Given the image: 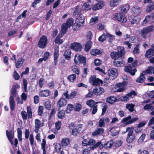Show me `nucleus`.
<instances>
[{
    "mask_svg": "<svg viewBox=\"0 0 154 154\" xmlns=\"http://www.w3.org/2000/svg\"><path fill=\"white\" fill-rule=\"evenodd\" d=\"M19 85L18 84H16L13 86L11 90V95L9 98V103L11 109L12 111H14L15 107V103L14 101V97H16L17 94V88H19Z\"/></svg>",
    "mask_w": 154,
    "mask_h": 154,
    "instance_id": "obj_1",
    "label": "nucleus"
},
{
    "mask_svg": "<svg viewBox=\"0 0 154 154\" xmlns=\"http://www.w3.org/2000/svg\"><path fill=\"white\" fill-rule=\"evenodd\" d=\"M83 124H79L77 125V127L72 122L69 125L68 127L69 129L71 130V134L75 137H76L79 134L83 127Z\"/></svg>",
    "mask_w": 154,
    "mask_h": 154,
    "instance_id": "obj_2",
    "label": "nucleus"
},
{
    "mask_svg": "<svg viewBox=\"0 0 154 154\" xmlns=\"http://www.w3.org/2000/svg\"><path fill=\"white\" fill-rule=\"evenodd\" d=\"M118 51H112L110 54V56L112 59H116L122 57L125 54V49L123 47H118Z\"/></svg>",
    "mask_w": 154,
    "mask_h": 154,
    "instance_id": "obj_3",
    "label": "nucleus"
},
{
    "mask_svg": "<svg viewBox=\"0 0 154 154\" xmlns=\"http://www.w3.org/2000/svg\"><path fill=\"white\" fill-rule=\"evenodd\" d=\"M85 17L82 15H80L76 19L75 23L72 26V29L74 31L77 30L78 28L83 25L84 23Z\"/></svg>",
    "mask_w": 154,
    "mask_h": 154,
    "instance_id": "obj_4",
    "label": "nucleus"
},
{
    "mask_svg": "<svg viewBox=\"0 0 154 154\" xmlns=\"http://www.w3.org/2000/svg\"><path fill=\"white\" fill-rule=\"evenodd\" d=\"M74 19L72 18H69L67 20L65 23H63L61 27V33L63 34L66 32L68 28L70 27L73 24Z\"/></svg>",
    "mask_w": 154,
    "mask_h": 154,
    "instance_id": "obj_5",
    "label": "nucleus"
},
{
    "mask_svg": "<svg viewBox=\"0 0 154 154\" xmlns=\"http://www.w3.org/2000/svg\"><path fill=\"white\" fill-rule=\"evenodd\" d=\"M154 29V26L150 25L144 27L141 30L140 34L143 38H146L148 33L153 31Z\"/></svg>",
    "mask_w": 154,
    "mask_h": 154,
    "instance_id": "obj_6",
    "label": "nucleus"
},
{
    "mask_svg": "<svg viewBox=\"0 0 154 154\" xmlns=\"http://www.w3.org/2000/svg\"><path fill=\"white\" fill-rule=\"evenodd\" d=\"M86 62V58L82 55L76 54L75 55L74 62L76 65H79L82 63L84 65H85Z\"/></svg>",
    "mask_w": 154,
    "mask_h": 154,
    "instance_id": "obj_7",
    "label": "nucleus"
},
{
    "mask_svg": "<svg viewBox=\"0 0 154 154\" xmlns=\"http://www.w3.org/2000/svg\"><path fill=\"white\" fill-rule=\"evenodd\" d=\"M89 82L92 85L97 86L103 83V81L98 78H97L96 75H93L91 76L89 80Z\"/></svg>",
    "mask_w": 154,
    "mask_h": 154,
    "instance_id": "obj_8",
    "label": "nucleus"
},
{
    "mask_svg": "<svg viewBox=\"0 0 154 154\" xmlns=\"http://www.w3.org/2000/svg\"><path fill=\"white\" fill-rule=\"evenodd\" d=\"M138 119L137 116L132 118L131 116L129 115L127 117L123 118L122 120L121 123H125V125H127L135 122Z\"/></svg>",
    "mask_w": 154,
    "mask_h": 154,
    "instance_id": "obj_9",
    "label": "nucleus"
},
{
    "mask_svg": "<svg viewBox=\"0 0 154 154\" xmlns=\"http://www.w3.org/2000/svg\"><path fill=\"white\" fill-rule=\"evenodd\" d=\"M109 79L110 80H113L115 79L117 76L118 73L117 69L112 68L108 70Z\"/></svg>",
    "mask_w": 154,
    "mask_h": 154,
    "instance_id": "obj_10",
    "label": "nucleus"
},
{
    "mask_svg": "<svg viewBox=\"0 0 154 154\" xmlns=\"http://www.w3.org/2000/svg\"><path fill=\"white\" fill-rule=\"evenodd\" d=\"M115 17L118 21L123 23H125L127 21V18L125 17L124 14L122 13L116 14Z\"/></svg>",
    "mask_w": 154,
    "mask_h": 154,
    "instance_id": "obj_11",
    "label": "nucleus"
},
{
    "mask_svg": "<svg viewBox=\"0 0 154 154\" xmlns=\"http://www.w3.org/2000/svg\"><path fill=\"white\" fill-rule=\"evenodd\" d=\"M47 39L45 35H43L40 38L38 43V46L41 48H43L47 45Z\"/></svg>",
    "mask_w": 154,
    "mask_h": 154,
    "instance_id": "obj_12",
    "label": "nucleus"
},
{
    "mask_svg": "<svg viewBox=\"0 0 154 154\" xmlns=\"http://www.w3.org/2000/svg\"><path fill=\"white\" fill-rule=\"evenodd\" d=\"M98 2L95 4L92 8V9L93 11H96L101 9L105 5L104 1L97 2Z\"/></svg>",
    "mask_w": 154,
    "mask_h": 154,
    "instance_id": "obj_13",
    "label": "nucleus"
},
{
    "mask_svg": "<svg viewBox=\"0 0 154 154\" xmlns=\"http://www.w3.org/2000/svg\"><path fill=\"white\" fill-rule=\"evenodd\" d=\"M67 102L66 98L61 97L57 102V106L58 107L57 110H60L61 107L66 106L67 104Z\"/></svg>",
    "mask_w": 154,
    "mask_h": 154,
    "instance_id": "obj_14",
    "label": "nucleus"
},
{
    "mask_svg": "<svg viewBox=\"0 0 154 154\" xmlns=\"http://www.w3.org/2000/svg\"><path fill=\"white\" fill-rule=\"evenodd\" d=\"M151 47L146 51L145 55V57L149 59L154 55V44H152Z\"/></svg>",
    "mask_w": 154,
    "mask_h": 154,
    "instance_id": "obj_15",
    "label": "nucleus"
},
{
    "mask_svg": "<svg viewBox=\"0 0 154 154\" xmlns=\"http://www.w3.org/2000/svg\"><path fill=\"white\" fill-rule=\"evenodd\" d=\"M6 136L10 142L11 144L13 145L14 144L12 139L14 138V132L12 130H11L10 131L8 130H7L6 131Z\"/></svg>",
    "mask_w": 154,
    "mask_h": 154,
    "instance_id": "obj_16",
    "label": "nucleus"
},
{
    "mask_svg": "<svg viewBox=\"0 0 154 154\" xmlns=\"http://www.w3.org/2000/svg\"><path fill=\"white\" fill-rule=\"evenodd\" d=\"M54 65L56 66L58 61V58L59 57V47L57 46L54 47Z\"/></svg>",
    "mask_w": 154,
    "mask_h": 154,
    "instance_id": "obj_17",
    "label": "nucleus"
},
{
    "mask_svg": "<svg viewBox=\"0 0 154 154\" xmlns=\"http://www.w3.org/2000/svg\"><path fill=\"white\" fill-rule=\"evenodd\" d=\"M70 46L72 49L76 51H80L82 49V45L81 44L77 42L72 43L71 44Z\"/></svg>",
    "mask_w": 154,
    "mask_h": 154,
    "instance_id": "obj_18",
    "label": "nucleus"
},
{
    "mask_svg": "<svg viewBox=\"0 0 154 154\" xmlns=\"http://www.w3.org/2000/svg\"><path fill=\"white\" fill-rule=\"evenodd\" d=\"M141 11L142 9L141 8L137 6H134L132 8L131 13L133 16H137L141 13Z\"/></svg>",
    "mask_w": 154,
    "mask_h": 154,
    "instance_id": "obj_19",
    "label": "nucleus"
},
{
    "mask_svg": "<svg viewBox=\"0 0 154 154\" xmlns=\"http://www.w3.org/2000/svg\"><path fill=\"white\" fill-rule=\"evenodd\" d=\"M124 70L125 72L130 73L131 75H134L137 71L136 69H133L131 66H125Z\"/></svg>",
    "mask_w": 154,
    "mask_h": 154,
    "instance_id": "obj_20",
    "label": "nucleus"
},
{
    "mask_svg": "<svg viewBox=\"0 0 154 154\" xmlns=\"http://www.w3.org/2000/svg\"><path fill=\"white\" fill-rule=\"evenodd\" d=\"M93 91L95 95H100L104 92V90L103 88L99 87L98 88L94 89Z\"/></svg>",
    "mask_w": 154,
    "mask_h": 154,
    "instance_id": "obj_21",
    "label": "nucleus"
},
{
    "mask_svg": "<svg viewBox=\"0 0 154 154\" xmlns=\"http://www.w3.org/2000/svg\"><path fill=\"white\" fill-rule=\"evenodd\" d=\"M39 95L41 97H48L51 95V92L48 89H46L40 91Z\"/></svg>",
    "mask_w": 154,
    "mask_h": 154,
    "instance_id": "obj_22",
    "label": "nucleus"
},
{
    "mask_svg": "<svg viewBox=\"0 0 154 154\" xmlns=\"http://www.w3.org/2000/svg\"><path fill=\"white\" fill-rule=\"evenodd\" d=\"M118 59H113L114 60L113 61V65L117 67L123 66L124 64L123 60H118Z\"/></svg>",
    "mask_w": 154,
    "mask_h": 154,
    "instance_id": "obj_23",
    "label": "nucleus"
},
{
    "mask_svg": "<svg viewBox=\"0 0 154 154\" xmlns=\"http://www.w3.org/2000/svg\"><path fill=\"white\" fill-rule=\"evenodd\" d=\"M35 132L36 133H38L41 124V122L38 119L35 120Z\"/></svg>",
    "mask_w": 154,
    "mask_h": 154,
    "instance_id": "obj_24",
    "label": "nucleus"
},
{
    "mask_svg": "<svg viewBox=\"0 0 154 154\" xmlns=\"http://www.w3.org/2000/svg\"><path fill=\"white\" fill-rule=\"evenodd\" d=\"M70 143V140L69 138L64 137L62 138L61 142V144L63 147H66Z\"/></svg>",
    "mask_w": 154,
    "mask_h": 154,
    "instance_id": "obj_25",
    "label": "nucleus"
},
{
    "mask_svg": "<svg viewBox=\"0 0 154 154\" xmlns=\"http://www.w3.org/2000/svg\"><path fill=\"white\" fill-rule=\"evenodd\" d=\"M71 51L69 49L66 50L64 53L63 56L66 60H69L71 59Z\"/></svg>",
    "mask_w": 154,
    "mask_h": 154,
    "instance_id": "obj_26",
    "label": "nucleus"
},
{
    "mask_svg": "<svg viewBox=\"0 0 154 154\" xmlns=\"http://www.w3.org/2000/svg\"><path fill=\"white\" fill-rule=\"evenodd\" d=\"M154 9V2H150V5L147 7L146 11V12L149 13L152 11Z\"/></svg>",
    "mask_w": 154,
    "mask_h": 154,
    "instance_id": "obj_27",
    "label": "nucleus"
},
{
    "mask_svg": "<svg viewBox=\"0 0 154 154\" xmlns=\"http://www.w3.org/2000/svg\"><path fill=\"white\" fill-rule=\"evenodd\" d=\"M145 79L144 75L143 73H141L140 75L136 79V81L137 82L143 83Z\"/></svg>",
    "mask_w": 154,
    "mask_h": 154,
    "instance_id": "obj_28",
    "label": "nucleus"
},
{
    "mask_svg": "<svg viewBox=\"0 0 154 154\" xmlns=\"http://www.w3.org/2000/svg\"><path fill=\"white\" fill-rule=\"evenodd\" d=\"M116 97L113 96H111L106 99L107 102L110 104H113L116 101Z\"/></svg>",
    "mask_w": 154,
    "mask_h": 154,
    "instance_id": "obj_29",
    "label": "nucleus"
},
{
    "mask_svg": "<svg viewBox=\"0 0 154 154\" xmlns=\"http://www.w3.org/2000/svg\"><path fill=\"white\" fill-rule=\"evenodd\" d=\"M102 52L100 50L96 48L92 49L91 51V54L95 56L100 54Z\"/></svg>",
    "mask_w": 154,
    "mask_h": 154,
    "instance_id": "obj_30",
    "label": "nucleus"
},
{
    "mask_svg": "<svg viewBox=\"0 0 154 154\" xmlns=\"http://www.w3.org/2000/svg\"><path fill=\"white\" fill-rule=\"evenodd\" d=\"M57 116L59 119H63L65 117V112L64 110H62L59 111L57 113Z\"/></svg>",
    "mask_w": 154,
    "mask_h": 154,
    "instance_id": "obj_31",
    "label": "nucleus"
},
{
    "mask_svg": "<svg viewBox=\"0 0 154 154\" xmlns=\"http://www.w3.org/2000/svg\"><path fill=\"white\" fill-rule=\"evenodd\" d=\"M130 6L128 4H126L121 8V12L123 14L126 13L129 10Z\"/></svg>",
    "mask_w": 154,
    "mask_h": 154,
    "instance_id": "obj_32",
    "label": "nucleus"
},
{
    "mask_svg": "<svg viewBox=\"0 0 154 154\" xmlns=\"http://www.w3.org/2000/svg\"><path fill=\"white\" fill-rule=\"evenodd\" d=\"M104 131V129L102 128H98L95 131L93 132L92 135L93 136H95L102 134L103 132Z\"/></svg>",
    "mask_w": 154,
    "mask_h": 154,
    "instance_id": "obj_33",
    "label": "nucleus"
},
{
    "mask_svg": "<svg viewBox=\"0 0 154 154\" xmlns=\"http://www.w3.org/2000/svg\"><path fill=\"white\" fill-rule=\"evenodd\" d=\"M134 129V128L133 127H128L126 128V131L125 132H124V133H125L127 132L128 131L127 136H132V135H134V134H133Z\"/></svg>",
    "mask_w": 154,
    "mask_h": 154,
    "instance_id": "obj_34",
    "label": "nucleus"
},
{
    "mask_svg": "<svg viewBox=\"0 0 154 154\" xmlns=\"http://www.w3.org/2000/svg\"><path fill=\"white\" fill-rule=\"evenodd\" d=\"M92 44V42L91 41L89 40L85 44V49L86 52L89 51L91 47Z\"/></svg>",
    "mask_w": 154,
    "mask_h": 154,
    "instance_id": "obj_35",
    "label": "nucleus"
},
{
    "mask_svg": "<svg viewBox=\"0 0 154 154\" xmlns=\"http://www.w3.org/2000/svg\"><path fill=\"white\" fill-rule=\"evenodd\" d=\"M98 103V102L95 103L94 101L92 100H89L86 102V104L91 107H93L95 105Z\"/></svg>",
    "mask_w": 154,
    "mask_h": 154,
    "instance_id": "obj_36",
    "label": "nucleus"
},
{
    "mask_svg": "<svg viewBox=\"0 0 154 154\" xmlns=\"http://www.w3.org/2000/svg\"><path fill=\"white\" fill-rule=\"evenodd\" d=\"M119 0H111L109 2V5L111 7H115L119 5Z\"/></svg>",
    "mask_w": 154,
    "mask_h": 154,
    "instance_id": "obj_37",
    "label": "nucleus"
},
{
    "mask_svg": "<svg viewBox=\"0 0 154 154\" xmlns=\"http://www.w3.org/2000/svg\"><path fill=\"white\" fill-rule=\"evenodd\" d=\"M135 106V105L132 103H127L126 104V108L130 112H133L134 110V108Z\"/></svg>",
    "mask_w": 154,
    "mask_h": 154,
    "instance_id": "obj_38",
    "label": "nucleus"
},
{
    "mask_svg": "<svg viewBox=\"0 0 154 154\" xmlns=\"http://www.w3.org/2000/svg\"><path fill=\"white\" fill-rule=\"evenodd\" d=\"M83 11H88L91 9L90 5L88 2H85L83 4L82 6Z\"/></svg>",
    "mask_w": 154,
    "mask_h": 154,
    "instance_id": "obj_39",
    "label": "nucleus"
},
{
    "mask_svg": "<svg viewBox=\"0 0 154 154\" xmlns=\"http://www.w3.org/2000/svg\"><path fill=\"white\" fill-rule=\"evenodd\" d=\"M132 136H127L126 141L128 143H132L135 139L136 137L134 135Z\"/></svg>",
    "mask_w": 154,
    "mask_h": 154,
    "instance_id": "obj_40",
    "label": "nucleus"
},
{
    "mask_svg": "<svg viewBox=\"0 0 154 154\" xmlns=\"http://www.w3.org/2000/svg\"><path fill=\"white\" fill-rule=\"evenodd\" d=\"M67 79L70 82H74L76 79V75L75 74L69 75Z\"/></svg>",
    "mask_w": 154,
    "mask_h": 154,
    "instance_id": "obj_41",
    "label": "nucleus"
},
{
    "mask_svg": "<svg viewBox=\"0 0 154 154\" xmlns=\"http://www.w3.org/2000/svg\"><path fill=\"white\" fill-rule=\"evenodd\" d=\"M23 58L22 57L19 58L17 62L16 63V66L17 68H19L20 66H21L23 64Z\"/></svg>",
    "mask_w": 154,
    "mask_h": 154,
    "instance_id": "obj_42",
    "label": "nucleus"
},
{
    "mask_svg": "<svg viewBox=\"0 0 154 154\" xmlns=\"http://www.w3.org/2000/svg\"><path fill=\"white\" fill-rule=\"evenodd\" d=\"M62 37L60 35H58L56 38L55 40V42L56 44L60 45L63 43V41L62 39L60 38Z\"/></svg>",
    "mask_w": 154,
    "mask_h": 154,
    "instance_id": "obj_43",
    "label": "nucleus"
},
{
    "mask_svg": "<svg viewBox=\"0 0 154 154\" xmlns=\"http://www.w3.org/2000/svg\"><path fill=\"white\" fill-rule=\"evenodd\" d=\"M73 105L71 104H68L66 110V112L68 113H70L71 111L73 110Z\"/></svg>",
    "mask_w": 154,
    "mask_h": 154,
    "instance_id": "obj_44",
    "label": "nucleus"
},
{
    "mask_svg": "<svg viewBox=\"0 0 154 154\" xmlns=\"http://www.w3.org/2000/svg\"><path fill=\"white\" fill-rule=\"evenodd\" d=\"M27 115L29 118L31 119L32 117V109L30 106H28L27 108Z\"/></svg>",
    "mask_w": 154,
    "mask_h": 154,
    "instance_id": "obj_45",
    "label": "nucleus"
},
{
    "mask_svg": "<svg viewBox=\"0 0 154 154\" xmlns=\"http://www.w3.org/2000/svg\"><path fill=\"white\" fill-rule=\"evenodd\" d=\"M114 143L113 142L112 140L108 141L107 143H105V149H107L111 147Z\"/></svg>",
    "mask_w": 154,
    "mask_h": 154,
    "instance_id": "obj_46",
    "label": "nucleus"
},
{
    "mask_svg": "<svg viewBox=\"0 0 154 154\" xmlns=\"http://www.w3.org/2000/svg\"><path fill=\"white\" fill-rule=\"evenodd\" d=\"M134 16V17H130L129 18V21L132 24H134L137 22V20L136 19V16Z\"/></svg>",
    "mask_w": 154,
    "mask_h": 154,
    "instance_id": "obj_47",
    "label": "nucleus"
},
{
    "mask_svg": "<svg viewBox=\"0 0 154 154\" xmlns=\"http://www.w3.org/2000/svg\"><path fill=\"white\" fill-rule=\"evenodd\" d=\"M146 134L144 133H142L141 135L138 140V143H141L144 140L146 137Z\"/></svg>",
    "mask_w": 154,
    "mask_h": 154,
    "instance_id": "obj_48",
    "label": "nucleus"
},
{
    "mask_svg": "<svg viewBox=\"0 0 154 154\" xmlns=\"http://www.w3.org/2000/svg\"><path fill=\"white\" fill-rule=\"evenodd\" d=\"M82 105L79 103H77L75 104L74 110L76 111H79L82 108Z\"/></svg>",
    "mask_w": 154,
    "mask_h": 154,
    "instance_id": "obj_49",
    "label": "nucleus"
},
{
    "mask_svg": "<svg viewBox=\"0 0 154 154\" xmlns=\"http://www.w3.org/2000/svg\"><path fill=\"white\" fill-rule=\"evenodd\" d=\"M51 105L49 101H47L45 102L44 106L46 109L48 110H50L51 108Z\"/></svg>",
    "mask_w": 154,
    "mask_h": 154,
    "instance_id": "obj_50",
    "label": "nucleus"
},
{
    "mask_svg": "<svg viewBox=\"0 0 154 154\" xmlns=\"http://www.w3.org/2000/svg\"><path fill=\"white\" fill-rule=\"evenodd\" d=\"M153 109V107L151 104H146L144 106V109L145 110L150 109L151 110H152Z\"/></svg>",
    "mask_w": 154,
    "mask_h": 154,
    "instance_id": "obj_51",
    "label": "nucleus"
},
{
    "mask_svg": "<svg viewBox=\"0 0 154 154\" xmlns=\"http://www.w3.org/2000/svg\"><path fill=\"white\" fill-rule=\"evenodd\" d=\"M140 46V45L139 44H137L134 48L133 50V53L134 54H137L139 53L140 50L139 48Z\"/></svg>",
    "mask_w": 154,
    "mask_h": 154,
    "instance_id": "obj_52",
    "label": "nucleus"
},
{
    "mask_svg": "<svg viewBox=\"0 0 154 154\" xmlns=\"http://www.w3.org/2000/svg\"><path fill=\"white\" fill-rule=\"evenodd\" d=\"M21 114L22 119L23 120H26L27 119V114L25 111L23 110L21 111Z\"/></svg>",
    "mask_w": 154,
    "mask_h": 154,
    "instance_id": "obj_53",
    "label": "nucleus"
},
{
    "mask_svg": "<svg viewBox=\"0 0 154 154\" xmlns=\"http://www.w3.org/2000/svg\"><path fill=\"white\" fill-rule=\"evenodd\" d=\"M137 94L134 91H132L130 93L127 94V95L130 98H132L134 96L137 95Z\"/></svg>",
    "mask_w": 154,
    "mask_h": 154,
    "instance_id": "obj_54",
    "label": "nucleus"
},
{
    "mask_svg": "<svg viewBox=\"0 0 154 154\" xmlns=\"http://www.w3.org/2000/svg\"><path fill=\"white\" fill-rule=\"evenodd\" d=\"M43 109L44 108L43 106H39L38 110V114L39 116H41L42 115Z\"/></svg>",
    "mask_w": 154,
    "mask_h": 154,
    "instance_id": "obj_55",
    "label": "nucleus"
},
{
    "mask_svg": "<svg viewBox=\"0 0 154 154\" xmlns=\"http://www.w3.org/2000/svg\"><path fill=\"white\" fill-rule=\"evenodd\" d=\"M13 76L15 80H18L20 79V75L15 70L14 71L13 73Z\"/></svg>",
    "mask_w": 154,
    "mask_h": 154,
    "instance_id": "obj_56",
    "label": "nucleus"
},
{
    "mask_svg": "<svg viewBox=\"0 0 154 154\" xmlns=\"http://www.w3.org/2000/svg\"><path fill=\"white\" fill-rule=\"evenodd\" d=\"M94 63L95 66H100L102 63V61L99 59H96L94 60Z\"/></svg>",
    "mask_w": 154,
    "mask_h": 154,
    "instance_id": "obj_57",
    "label": "nucleus"
},
{
    "mask_svg": "<svg viewBox=\"0 0 154 154\" xmlns=\"http://www.w3.org/2000/svg\"><path fill=\"white\" fill-rule=\"evenodd\" d=\"M151 16L150 15L146 16L143 21V23L144 24H146L150 20H151Z\"/></svg>",
    "mask_w": 154,
    "mask_h": 154,
    "instance_id": "obj_58",
    "label": "nucleus"
},
{
    "mask_svg": "<svg viewBox=\"0 0 154 154\" xmlns=\"http://www.w3.org/2000/svg\"><path fill=\"white\" fill-rule=\"evenodd\" d=\"M83 11V10L82 9L79 10L78 9H76L74 11V14H75V15H82V12H81Z\"/></svg>",
    "mask_w": 154,
    "mask_h": 154,
    "instance_id": "obj_59",
    "label": "nucleus"
},
{
    "mask_svg": "<svg viewBox=\"0 0 154 154\" xmlns=\"http://www.w3.org/2000/svg\"><path fill=\"white\" fill-rule=\"evenodd\" d=\"M106 39V36L104 34H103L102 35L100 36L98 38V41L99 42H103Z\"/></svg>",
    "mask_w": 154,
    "mask_h": 154,
    "instance_id": "obj_60",
    "label": "nucleus"
},
{
    "mask_svg": "<svg viewBox=\"0 0 154 154\" xmlns=\"http://www.w3.org/2000/svg\"><path fill=\"white\" fill-rule=\"evenodd\" d=\"M86 37L88 39L91 40L92 38V34L91 31H89L87 32Z\"/></svg>",
    "mask_w": 154,
    "mask_h": 154,
    "instance_id": "obj_61",
    "label": "nucleus"
},
{
    "mask_svg": "<svg viewBox=\"0 0 154 154\" xmlns=\"http://www.w3.org/2000/svg\"><path fill=\"white\" fill-rule=\"evenodd\" d=\"M55 125L56 128L57 130H60L61 126V122L60 121H58L57 122L55 123Z\"/></svg>",
    "mask_w": 154,
    "mask_h": 154,
    "instance_id": "obj_62",
    "label": "nucleus"
},
{
    "mask_svg": "<svg viewBox=\"0 0 154 154\" xmlns=\"http://www.w3.org/2000/svg\"><path fill=\"white\" fill-rule=\"evenodd\" d=\"M50 53L49 52H45L44 54V57L43 58L44 59V61H46L48 59V57L50 56Z\"/></svg>",
    "mask_w": 154,
    "mask_h": 154,
    "instance_id": "obj_63",
    "label": "nucleus"
},
{
    "mask_svg": "<svg viewBox=\"0 0 154 154\" xmlns=\"http://www.w3.org/2000/svg\"><path fill=\"white\" fill-rule=\"evenodd\" d=\"M105 125V123L104 118H101L99 122V126L100 127H103Z\"/></svg>",
    "mask_w": 154,
    "mask_h": 154,
    "instance_id": "obj_64",
    "label": "nucleus"
}]
</instances>
